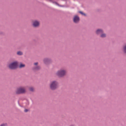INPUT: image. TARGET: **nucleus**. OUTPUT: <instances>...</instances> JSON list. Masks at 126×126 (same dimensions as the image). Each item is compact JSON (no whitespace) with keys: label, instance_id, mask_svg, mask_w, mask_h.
Returning a JSON list of instances; mask_svg holds the SVG:
<instances>
[{"label":"nucleus","instance_id":"obj_7","mask_svg":"<svg viewBox=\"0 0 126 126\" xmlns=\"http://www.w3.org/2000/svg\"><path fill=\"white\" fill-rule=\"evenodd\" d=\"M79 20V17L77 16H74L73 18V21L75 23H78Z\"/></svg>","mask_w":126,"mask_h":126},{"label":"nucleus","instance_id":"obj_3","mask_svg":"<svg viewBox=\"0 0 126 126\" xmlns=\"http://www.w3.org/2000/svg\"><path fill=\"white\" fill-rule=\"evenodd\" d=\"M18 64L17 62L15 61L10 63L9 64L8 67L10 69H14L17 68Z\"/></svg>","mask_w":126,"mask_h":126},{"label":"nucleus","instance_id":"obj_8","mask_svg":"<svg viewBox=\"0 0 126 126\" xmlns=\"http://www.w3.org/2000/svg\"><path fill=\"white\" fill-rule=\"evenodd\" d=\"M44 62L45 63L47 64L51 62V60L49 59L45 58L44 60Z\"/></svg>","mask_w":126,"mask_h":126},{"label":"nucleus","instance_id":"obj_13","mask_svg":"<svg viewBox=\"0 0 126 126\" xmlns=\"http://www.w3.org/2000/svg\"><path fill=\"white\" fill-rule=\"evenodd\" d=\"M102 34L101 35L100 37H101L104 38L106 36V35L104 33H102Z\"/></svg>","mask_w":126,"mask_h":126},{"label":"nucleus","instance_id":"obj_18","mask_svg":"<svg viewBox=\"0 0 126 126\" xmlns=\"http://www.w3.org/2000/svg\"><path fill=\"white\" fill-rule=\"evenodd\" d=\"M5 125L4 124H2L0 126H5Z\"/></svg>","mask_w":126,"mask_h":126},{"label":"nucleus","instance_id":"obj_16","mask_svg":"<svg viewBox=\"0 0 126 126\" xmlns=\"http://www.w3.org/2000/svg\"><path fill=\"white\" fill-rule=\"evenodd\" d=\"M79 13H80L82 15H83L84 16H85V14L83 13V12H79Z\"/></svg>","mask_w":126,"mask_h":126},{"label":"nucleus","instance_id":"obj_4","mask_svg":"<svg viewBox=\"0 0 126 126\" xmlns=\"http://www.w3.org/2000/svg\"><path fill=\"white\" fill-rule=\"evenodd\" d=\"M26 91L25 88L24 87H22L17 89L16 91V93L18 94H22L25 93Z\"/></svg>","mask_w":126,"mask_h":126},{"label":"nucleus","instance_id":"obj_10","mask_svg":"<svg viewBox=\"0 0 126 126\" xmlns=\"http://www.w3.org/2000/svg\"><path fill=\"white\" fill-rule=\"evenodd\" d=\"M123 49L124 52L126 53V44L124 46Z\"/></svg>","mask_w":126,"mask_h":126},{"label":"nucleus","instance_id":"obj_2","mask_svg":"<svg viewBox=\"0 0 126 126\" xmlns=\"http://www.w3.org/2000/svg\"><path fill=\"white\" fill-rule=\"evenodd\" d=\"M58 83L57 81H52L50 82V88L52 90H55L58 87Z\"/></svg>","mask_w":126,"mask_h":126},{"label":"nucleus","instance_id":"obj_12","mask_svg":"<svg viewBox=\"0 0 126 126\" xmlns=\"http://www.w3.org/2000/svg\"><path fill=\"white\" fill-rule=\"evenodd\" d=\"M52 3H54L55 4L57 5L58 6H59L60 7H61L63 6L60 5H59V4H58L56 2L52 1Z\"/></svg>","mask_w":126,"mask_h":126},{"label":"nucleus","instance_id":"obj_1","mask_svg":"<svg viewBox=\"0 0 126 126\" xmlns=\"http://www.w3.org/2000/svg\"><path fill=\"white\" fill-rule=\"evenodd\" d=\"M66 70L61 69L58 70L56 73V75L59 77H62L66 74Z\"/></svg>","mask_w":126,"mask_h":126},{"label":"nucleus","instance_id":"obj_15","mask_svg":"<svg viewBox=\"0 0 126 126\" xmlns=\"http://www.w3.org/2000/svg\"><path fill=\"white\" fill-rule=\"evenodd\" d=\"M17 54L18 55H21L23 54L22 52L20 51H19L17 52Z\"/></svg>","mask_w":126,"mask_h":126},{"label":"nucleus","instance_id":"obj_14","mask_svg":"<svg viewBox=\"0 0 126 126\" xmlns=\"http://www.w3.org/2000/svg\"><path fill=\"white\" fill-rule=\"evenodd\" d=\"M29 90L30 91L32 92L34 91V89L33 87H31L29 88Z\"/></svg>","mask_w":126,"mask_h":126},{"label":"nucleus","instance_id":"obj_5","mask_svg":"<svg viewBox=\"0 0 126 126\" xmlns=\"http://www.w3.org/2000/svg\"><path fill=\"white\" fill-rule=\"evenodd\" d=\"M38 62L35 63L34 64V66L33 68V70L35 71L38 70L40 69V67L38 65Z\"/></svg>","mask_w":126,"mask_h":126},{"label":"nucleus","instance_id":"obj_9","mask_svg":"<svg viewBox=\"0 0 126 126\" xmlns=\"http://www.w3.org/2000/svg\"><path fill=\"white\" fill-rule=\"evenodd\" d=\"M103 30L101 29H98L96 31V33L97 34H100L103 33Z\"/></svg>","mask_w":126,"mask_h":126},{"label":"nucleus","instance_id":"obj_6","mask_svg":"<svg viewBox=\"0 0 126 126\" xmlns=\"http://www.w3.org/2000/svg\"><path fill=\"white\" fill-rule=\"evenodd\" d=\"M40 24V22L39 21L35 20L32 21V25L34 27H38Z\"/></svg>","mask_w":126,"mask_h":126},{"label":"nucleus","instance_id":"obj_11","mask_svg":"<svg viewBox=\"0 0 126 126\" xmlns=\"http://www.w3.org/2000/svg\"><path fill=\"white\" fill-rule=\"evenodd\" d=\"M25 66V65L22 63H21L19 66V67L20 68H22V67H24Z\"/></svg>","mask_w":126,"mask_h":126},{"label":"nucleus","instance_id":"obj_17","mask_svg":"<svg viewBox=\"0 0 126 126\" xmlns=\"http://www.w3.org/2000/svg\"><path fill=\"white\" fill-rule=\"evenodd\" d=\"M28 111V110L27 109H25L24 110L25 112H27V111Z\"/></svg>","mask_w":126,"mask_h":126}]
</instances>
